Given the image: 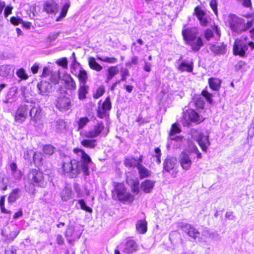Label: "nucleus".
<instances>
[{
  "label": "nucleus",
  "instance_id": "nucleus-1",
  "mask_svg": "<svg viewBox=\"0 0 254 254\" xmlns=\"http://www.w3.org/2000/svg\"><path fill=\"white\" fill-rule=\"evenodd\" d=\"M72 151L76 155L80 153L81 160L64 158L61 163V173L72 179L76 178L81 173L85 176H89V164L93 163L90 157L83 149L77 147L73 148Z\"/></svg>",
  "mask_w": 254,
  "mask_h": 254
},
{
  "label": "nucleus",
  "instance_id": "nucleus-2",
  "mask_svg": "<svg viewBox=\"0 0 254 254\" xmlns=\"http://www.w3.org/2000/svg\"><path fill=\"white\" fill-rule=\"evenodd\" d=\"M184 25L182 30L183 39L186 45L190 46L192 51L196 52L204 46L202 38L198 36V32L195 27H186Z\"/></svg>",
  "mask_w": 254,
  "mask_h": 254
},
{
  "label": "nucleus",
  "instance_id": "nucleus-3",
  "mask_svg": "<svg viewBox=\"0 0 254 254\" xmlns=\"http://www.w3.org/2000/svg\"><path fill=\"white\" fill-rule=\"evenodd\" d=\"M111 196L113 200L123 204H131L135 199L134 195L127 190L123 182L114 183Z\"/></svg>",
  "mask_w": 254,
  "mask_h": 254
},
{
  "label": "nucleus",
  "instance_id": "nucleus-4",
  "mask_svg": "<svg viewBox=\"0 0 254 254\" xmlns=\"http://www.w3.org/2000/svg\"><path fill=\"white\" fill-rule=\"evenodd\" d=\"M228 23L232 32L237 34H241L251 29L254 24V19L249 20L246 22L245 19L235 14L229 15Z\"/></svg>",
  "mask_w": 254,
  "mask_h": 254
},
{
  "label": "nucleus",
  "instance_id": "nucleus-5",
  "mask_svg": "<svg viewBox=\"0 0 254 254\" xmlns=\"http://www.w3.org/2000/svg\"><path fill=\"white\" fill-rule=\"evenodd\" d=\"M248 39V37L245 36L243 38H237L235 40L232 50L234 56L244 58L246 57V52L249 47L251 51L254 49V42L253 41L247 42Z\"/></svg>",
  "mask_w": 254,
  "mask_h": 254
},
{
  "label": "nucleus",
  "instance_id": "nucleus-6",
  "mask_svg": "<svg viewBox=\"0 0 254 254\" xmlns=\"http://www.w3.org/2000/svg\"><path fill=\"white\" fill-rule=\"evenodd\" d=\"M45 174L39 169H31L27 175L28 183L33 187H44L46 185Z\"/></svg>",
  "mask_w": 254,
  "mask_h": 254
},
{
  "label": "nucleus",
  "instance_id": "nucleus-7",
  "mask_svg": "<svg viewBox=\"0 0 254 254\" xmlns=\"http://www.w3.org/2000/svg\"><path fill=\"white\" fill-rule=\"evenodd\" d=\"M204 120L194 109L189 108L183 111L181 121L184 126H189L191 122L198 124Z\"/></svg>",
  "mask_w": 254,
  "mask_h": 254
},
{
  "label": "nucleus",
  "instance_id": "nucleus-8",
  "mask_svg": "<svg viewBox=\"0 0 254 254\" xmlns=\"http://www.w3.org/2000/svg\"><path fill=\"white\" fill-rule=\"evenodd\" d=\"M109 130V128L105 127L102 121H97L91 129L84 132L83 136L87 138H94L101 134L105 133L106 134Z\"/></svg>",
  "mask_w": 254,
  "mask_h": 254
},
{
  "label": "nucleus",
  "instance_id": "nucleus-9",
  "mask_svg": "<svg viewBox=\"0 0 254 254\" xmlns=\"http://www.w3.org/2000/svg\"><path fill=\"white\" fill-rule=\"evenodd\" d=\"M111 109L112 102L110 96L106 97L104 100H99L98 102V107L96 110L97 117L102 119L109 116L108 112Z\"/></svg>",
  "mask_w": 254,
  "mask_h": 254
},
{
  "label": "nucleus",
  "instance_id": "nucleus-10",
  "mask_svg": "<svg viewBox=\"0 0 254 254\" xmlns=\"http://www.w3.org/2000/svg\"><path fill=\"white\" fill-rule=\"evenodd\" d=\"M163 173H170L173 177H175L178 173V164L176 158L174 157L166 158L163 163Z\"/></svg>",
  "mask_w": 254,
  "mask_h": 254
},
{
  "label": "nucleus",
  "instance_id": "nucleus-11",
  "mask_svg": "<svg viewBox=\"0 0 254 254\" xmlns=\"http://www.w3.org/2000/svg\"><path fill=\"white\" fill-rule=\"evenodd\" d=\"M29 105L24 104L19 105L14 114V121L16 123H22L29 116Z\"/></svg>",
  "mask_w": 254,
  "mask_h": 254
},
{
  "label": "nucleus",
  "instance_id": "nucleus-12",
  "mask_svg": "<svg viewBox=\"0 0 254 254\" xmlns=\"http://www.w3.org/2000/svg\"><path fill=\"white\" fill-rule=\"evenodd\" d=\"M122 251L126 254H132L138 250V245L132 237L127 238L124 243L122 244Z\"/></svg>",
  "mask_w": 254,
  "mask_h": 254
},
{
  "label": "nucleus",
  "instance_id": "nucleus-13",
  "mask_svg": "<svg viewBox=\"0 0 254 254\" xmlns=\"http://www.w3.org/2000/svg\"><path fill=\"white\" fill-rule=\"evenodd\" d=\"M135 153L139 154L138 158H135L134 156H128L125 158L124 164L125 166L128 168H134L141 164L143 162V156L140 154L138 151L135 152Z\"/></svg>",
  "mask_w": 254,
  "mask_h": 254
},
{
  "label": "nucleus",
  "instance_id": "nucleus-14",
  "mask_svg": "<svg viewBox=\"0 0 254 254\" xmlns=\"http://www.w3.org/2000/svg\"><path fill=\"white\" fill-rule=\"evenodd\" d=\"M58 11L59 5L53 0L45 1L43 4V11L48 15H55Z\"/></svg>",
  "mask_w": 254,
  "mask_h": 254
},
{
  "label": "nucleus",
  "instance_id": "nucleus-15",
  "mask_svg": "<svg viewBox=\"0 0 254 254\" xmlns=\"http://www.w3.org/2000/svg\"><path fill=\"white\" fill-rule=\"evenodd\" d=\"M61 79L65 89L68 90H75L76 89V82L70 74L64 72Z\"/></svg>",
  "mask_w": 254,
  "mask_h": 254
},
{
  "label": "nucleus",
  "instance_id": "nucleus-16",
  "mask_svg": "<svg viewBox=\"0 0 254 254\" xmlns=\"http://www.w3.org/2000/svg\"><path fill=\"white\" fill-rule=\"evenodd\" d=\"M180 227L185 233L193 239L195 240L199 237L200 232L192 225L188 223H185L182 224Z\"/></svg>",
  "mask_w": 254,
  "mask_h": 254
},
{
  "label": "nucleus",
  "instance_id": "nucleus-17",
  "mask_svg": "<svg viewBox=\"0 0 254 254\" xmlns=\"http://www.w3.org/2000/svg\"><path fill=\"white\" fill-rule=\"evenodd\" d=\"M194 14L197 17L200 25L202 26H206L208 23V20L206 16V12L199 5L195 6L193 10Z\"/></svg>",
  "mask_w": 254,
  "mask_h": 254
},
{
  "label": "nucleus",
  "instance_id": "nucleus-18",
  "mask_svg": "<svg viewBox=\"0 0 254 254\" xmlns=\"http://www.w3.org/2000/svg\"><path fill=\"white\" fill-rule=\"evenodd\" d=\"M179 160L183 170L188 171L190 169L192 161L189 155L187 152H181L179 155Z\"/></svg>",
  "mask_w": 254,
  "mask_h": 254
},
{
  "label": "nucleus",
  "instance_id": "nucleus-19",
  "mask_svg": "<svg viewBox=\"0 0 254 254\" xmlns=\"http://www.w3.org/2000/svg\"><path fill=\"white\" fill-rule=\"evenodd\" d=\"M56 106L61 111H66L71 106L70 99L65 96L58 97L56 100Z\"/></svg>",
  "mask_w": 254,
  "mask_h": 254
},
{
  "label": "nucleus",
  "instance_id": "nucleus-20",
  "mask_svg": "<svg viewBox=\"0 0 254 254\" xmlns=\"http://www.w3.org/2000/svg\"><path fill=\"white\" fill-rule=\"evenodd\" d=\"M211 28V29L207 28L205 29L203 32L204 37L207 41H209L211 39L214 37V32L219 38L221 35V32L217 25H212Z\"/></svg>",
  "mask_w": 254,
  "mask_h": 254
},
{
  "label": "nucleus",
  "instance_id": "nucleus-21",
  "mask_svg": "<svg viewBox=\"0 0 254 254\" xmlns=\"http://www.w3.org/2000/svg\"><path fill=\"white\" fill-rule=\"evenodd\" d=\"M195 141L197 142L201 150L204 152H207L208 147L210 145L208 136L200 133L195 139Z\"/></svg>",
  "mask_w": 254,
  "mask_h": 254
},
{
  "label": "nucleus",
  "instance_id": "nucleus-22",
  "mask_svg": "<svg viewBox=\"0 0 254 254\" xmlns=\"http://www.w3.org/2000/svg\"><path fill=\"white\" fill-rule=\"evenodd\" d=\"M29 116L31 120L37 122L40 119L41 116V109L39 106H29Z\"/></svg>",
  "mask_w": 254,
  "mask_h": 254
},
{
  "label": "nucleus",
  "instance_id": "nucleus-23",
  "mask_svg": "<svg viewBox=\"0 0 254 254\" xmlns=\"http://www.w3.org/2000/svg\"><path fill=\"white\" fill-rule=\"evenodd\" d=\"M177 69L181 72H192L193 69V62L183 61L178 65Z\"/></svg>",
  "mask_w": 254,
  "mask_h": 254
},
{
  "label": "nucleus",
  "instance_id": "nucleus-24",
  "mask_svg": "<svg viewBox=\"0 0 254 254\" xmlns=\"http://www.w3.org/2000/svg\"><path fill=\"white\" fill-rule=\"evenodd\" d=\"M155 184V181L146 179L141 182L140 188L144 193H150L153 190Z\"/></svg>",
  "mask_w": 254,
  "mask_h": 254
},
{
  "label": "nucleus",
  "instance_id": "nucleus-25",
  "mask_svg": "<svg viewBox=\"0 0 254 254\" xmlns=\"http://www.w3.org/2000/svg\"><path fill=\"white\" fill-rule=\"evenodd\" d=\"M222 83V80L216 77H210L208 79V83L210 88L213 90L219 91Z\"/></svg>",
  "mask_w": 254,
  "mask_h": 254
},
{
  "label": "nucleus",
  "instance_id": "nucleus-26",
  "mask_svg": "<svg viewBox=\"0 0 254 254\" xmlns=\"http://www.w3.org/2000/svg\"><path fill=\"white\" fill-rule=\"evenodd\" d=\"M227 46L224 43L219 45H212L210 47V51L215 55L224 54L226 51Z\"/></svg>",
  "mask_w": 254,
  "mask_h": 254
},
{
  "label": "nucleus",
  "instance_id": "nucleus-27",
  "mask_svg": "<svg viewBox=\"0 0 254 254\" xmlns=\"http://www.w3.org/2000/svg\"><path fill=\"white\" fill-rule=\"evenodd\" d=\"M139 178L140 180L151 176V171L144 166L142 163L137 167Z\"/></svg>",
  "mask_w": 254,
  "mask_h": 254
},
{
  "label": "nucleus",
  "instance_id": "nucleus-28",
  "mask_svg": "<svg viewBox=\"0 0 254 254\" xmlns=\"http://www.w3.org/2000/svg\"><path fill=\"white\" fill-rule=\"evenodd\" d=\"M135 227L138 233L145 234L147 230V222L145 219L138 220Z\"/></svg>",
  "mask_w": 254,
  "mask_h": 254
},
{
  "label": "nucleus",
  "instance_id": "nucleus-29",
  "mask_svg": "<svg viewBox=\"0 0 254 254\" xmlns=\"http://www.w3.org/2000/svg\"><path fill=\"white\" fill-rule=\"evenodd\" d=\"M39 93L42 95H47L49 92L51 86L48 82L41 81L37 84Z\"/></svg>",
  "mask_w": 254,
  "mask_h": 254
},
{
  "label": "nucleus",
  "instance_id": "nucleus-30",
  "mask_svg": "<svg viewBox=\"0 0 254 254\" xmlns=\"http://www.w3.org/2000/svg\"><path fill=\"white\" fill-rule=\"evenodd\" d=\"M64 236L67 238L69 243L73 241L75 238H79V235L75 233V230L73 227L68 226L64 232Z\"/></svg>",
  "mask_w": 254,
  "mask_h": 254
},
{
  "label": "nucleus",
  "instance_id": "nucleus-31",
  "mask_svg": "<svg viewBox=\"0 0 254 254\" xmlns=\"http://www.w3.org/2000/svg\"><path fill=\"white\" fill-rule=\"evenodd\" d=\"M89 86L87 84H79L77 90L78 98L80 100L86 98V95L88 93Z\"/></svg>",
  "mask_w": 254,
  "mask_h": 254
},
{
  "label": "nucleus",
  "instance_id": "nucleus-32",
  "mask_svg": "<svg viewBox=\"0 0 254 254\" xmlns=\"http://www.w3.org/2000/svg\"><path fill=\"white\" fill-rule=\"evenodd\" d=\"M88 64L90 69L97 72H100L103 69V66L96 62L94 57H90L88 58Z\"/></svg>",
  "mask_w": 254,
  "mask_h": 254
},
{
  "label": "nucleus",
  "instance_id": "nucleus-33",
  "mask_svg": "<svg viewBox=\"0 0 254 254\" xmlns=\"http://www.w3.org/2000/svg\"><path fill=\"white\" fill-rule=\"evenodd\" d=\"M97 142L96 139L86 138L80 141V144L85 148L93 149L96 146Z\"/></svg>",
  "mask_w": 254,
  "mask_h": 254
},
{
  "label": "nucleus",
  "instance_id": "nucleus-34",
  "mask_svg": "<svg viewBox=\"0 0 254 254\" xmlns=\"http://www.w3.org/2000/svg\"><path fill=\"white\" fill-rule=\"evenodd\" d=\"M107 74L106 82H108L116 74L119 73V69L117 65L109 66L107 70Z\"/></svg>",
  "mask_w": 254,
  "mask_h": 254
},
{
  "label": "nucleus",
  "instance_id": "nucleus-35",
  "mask_svg": "<svg viewBox=\"0 0 254 254\" xmlns=\"http://www.w3.org/2000/svg\"><path fill=\"white\" fill-rule=\"evenodd\" d=\"M192 101L197 110L203 109L205 102L198 95H195L192 99Z\"/></svg>",
  "mask_w": 254,
  "mask_h": 254
},
{
  "label": "nucleus",
  "instance_id": "nucleus-36",
  "mask_svg": "<svg viewBox=\"0 0 254 254\" xmlns=\"http://www.w3.org/2000/svg\"><path fill=\"white\" fill-rule=\"evenodd\" d=\"M18 231L17 230H11L5 229L2 231V235L6 240L11 241L13 240L18 234Z\"/></svg>",
  "mask_w": 254,
  "mask_h": 254
},
{
  "label": "nucleus",
  "instance_id": "nucleus-37",
  "mask_svg": "<svg viewBox=\"0 0 254 254\" xmlns=\"http://www.w3.org/2000/svg\"><path fill=\"white\" fill-rule=\"evenodd\" d=\"M77 77L78 78L79 84H86L88 77L87 72L84 69L81 68L79 69Z\"/></svg>",
  "mask_w": 254,
  "mask_h": 254
},
{
  "label": "nucleus",
  "instance_id": "nucleus-38",
  "mask_svg": "<svg viewBox=\"0 0 254 254\" xmlns=\"http://www.w3.org/2000/svg\"><path fill=\"white\" fill-rule=\"evenodd\" d=\"M13 70L9 65H2L0 66V75L7 77L12 74Z\"/></svg>",
  "mask_w": 254,
  "mask_h": 254
},
{
  "label": "nucleus",
  "instance_id": "nucleus-39",
  "mask_svg": "<svg viewBox=\"0 0 254 254\" xmlns=\"http://www.w3.org/2000/svg\"><path fill=\"white\" fill-rule=\"evenodd\" d=\"M19 189L16 188L13 189L9 194V195L7 198L8 202L12 203L15 202L19 197Z\"/></svg>",
  "mask_w": 254,
  "mask_h": 254
},
{
  "label": "nucleus",
  "instance_id": "nucleus-40",
  "mask_svg": "<svg viewBox=\"0 0 254 254\" xmlns=\"http://www.w3.org/2000/svg\"><path fill=\"white\" fill-rule=\"evenodd\" d=\"M70 3V2H66L62 6L61 11L60 12L59 16L57 17L56 21H59L61 20V19L64 18L66 15L68 10L69 8Z\"/></svg>",
  "mask_w": 254,
  "mask_h": 254
},
{
  "label": "nucleus",
  "instance_id": "nucleus-41",
  "mask_svg": "<svg viewBox=\"0 0 254 254\" xmlns=\"http://www.w3.org/2000/svg\"><path fill=\"white\" fill-rule=\"evenodd\" d=\"M201 95L205 99L206 101L210 104H213V95L207 90V87L203 89L201 92Z\"/></svg>",
  "mask_w": 254,
  "mask_h": 254
},
{
  "label": "nucleus",
  "instance_id": "nucleus-42",
  "mask_svg": "<svg viewBox=\"0 0 254 254\" xmlns=\"http://www.w3.org/2000/svg\"><path fill=\"white\" fill-rule=\"evenodd\" d=\"M105 93V88L104 85H100L95 92L93 93L92 97L95 99H97L102 96Z\"/></svg>",
  "mask_w": 254,
  "mask_h": 254
},
{
  "label": "nucleus",
  "instance_id": "nucleus-43",
  "mask_svg": "<svg viewBox=\"0 0 254 254\" xmlns=\"http://www.w3.org/2000/svg\"><path fill=\"white\" fill-rule=\"evenodd\" d=\"M55 148L50 144H46L43 147V152L46 155L50 156L54 154Z\"/></svg>",
  "mask_w": 254,
  "mask_h": 254
},
{
  "label": "nucleus",
  "instance_id": "nucleus-44",
  "mask_svg": "<svg viewBox=\"0 0 254 254\" xmlns=\"http://www.w3.org/2000/svg\"><path fill=\"white\" fill-rule=\"evenodd\" d=\"M89 119L87 117H81L77 122V129H82L89 122Z\"/></svg>",
  "mask_w": 254,
  "mask_h": 254
},
{
  "label": "nucleus",
  "instance_id": "nucleus-45",
  "mask_svg": "<svg viewBox=\"0 0 254 254\" xmlns=\"http://www.w3.org/2000/svg\"><path fill=\"white\" fill-rule=\"evenodd\" d=\"M72 190L71 189L65 188L61 192V197L64 200L69 199L71 195Z\"/></svg>",
  "mask_w": 254,
  "mask_h": 254
},
{
  "label": "nucleus",
  "instance_id": "nucleus-46",
  "mask_svg": "<svg viewBox=\"0 0 254 254\" xmlns=\"http://www.w3.org/2000/svg\"><path fill=\"white\" fill-rule=\"evenodd\" d=\"M132 192L138 194L140 192L139 182L137 180H133L131 186Z\"/></svg>",
  "mask_w": 254,
  "mask_h": 254
},
{
  "label": "nucleus",
  "instance_id": "nucleus-47",
  "mask_svg": "<svg viewBox=\"0 0 254 254\" xmlns=\"http://www.w3.org/2000/svg\"><path fill=\"white\" fill-rule=\"evenodd\" d=\"M17 76L22 80H26L28 78V75L23 68L18 69L16 72Z\"/></svg>",
  "mask_w": 254,
  "mask_h": 254
},
{
  "label": "nucleus",
  "instance_id": "nucleus-48",
  "mask_svg": "<svg viewBox=\"0 0 254 254\" xmlns=\"http://www.w3.org/2000/svg\"><path fill=\"white\" fill-rule=\"evenodd\" d=\"M97 59L103 62L109 64H115L118 62V59L115 57H104L97 56Z\"/></svg>",
  "mask_w": 254,
  "mask_h": 254
},
{
  "label": "nucleus",
  "instance_id": "nucleus-49",
  "mask_svg": "<svg viewBox=\"0 0 254 254\" xmlns=\"http://www.w3.org/2000/svg\"><path fill=\"white\" fill-rule=\"evenodd\" d=\"M181 129L176 123H174L171 126V128L169 133V136H171L174 134L180 133Z\"/></svg>",
  "mask_w": 254,
  "mask_h": 254
},
{
  "label": "nucleus",
  "instance_id": "nucleus-50",
  "mask_svg": "<svg viewBox=\"0 0 254 254\" xmlns=\"http://www.w3.org/2000/svg\"><path fill=\"white\" fill-rule=\"evenodd\" d=\"M42 157L40 152L35 153L33 156V161L34 163L38 166L42 165Z\"/></svg>",
  "mask_w": 254,
  "mask_h": 254
},
{
  "label": "nucleus",
  "instance_id": "nucleus-51",
  "mask_svg": "<svg viewBox=\"0 0 254 254\" xmlns=\"http://www.w3.org/2000/svg\"><path fill=\"white\" fill-rule=\"evenodd\" d=\"M5 196H1L0 197V208L2 213L5 214H10L11 211L7 210L4 207Z\"/></svg>",
  "mask_w": 254,
  "mask_h": 254
},
{
  "label": "nucleus",
  "instance_id": "nucleus-52",
  "mask_svg": "<svg viewBox=\"0 0 254 254\" xmlns=\"http://www.w3.org/2000/svg\"><path fill=\"white\" fill-rule=\"evenodd\" d=\"M56 63L63 67L64 68L67 69L68 66L67 59L65 57H64L56 61Z\"/></svg>",
  "mask_w": 254,
  "mask_h": 254
},
{
  "label": "nucleus",
  "instance_id": "nucleus-53",
  "mask_svg": "<svg viewBox=\"0 0 254 254\" xmlns=\"http://www.w3.org/2000/svg\"><path fill=\"white\" fill-rule=\"evenodd\" d=\"M79 204H80L81 208L88 212L91 213L92 212V209L86 205L84 199H81L78 200Z\"/></svg>",
  "mask_w": 254,
  "mask_h": 254
},
{
  "label": "nucleus",
  "instance_id": "nucleus-54",
  "mask_svg": "<svg viewBox=\"0 0 254 254\" xmlns=\"http://www.w3.org/2000/svg\"><path fill=\"white\" fill-rule=\"evenodd\" d=\"M218 2L217 0H211L209 3V5L214 14L216 16L218 15V12L217 10Z\"/></svg>",
  "mask_w": 254,
  "mask_h": 254
},
{
  "label": "nucleus",
  "instance_id": "nucleus-55",
  "mask_svg": "<svg viewBox=\"0 0 254 254\" xmlns=\"http://www.w3.org/2000/svg\"><path fill=\"white\" fill-rule=\"evenodd\" d=\"M244 7L252 9L253 7V4L252 0H236Z\"/></svg>",
  "mask_w": 254,
  "mask_h": 254
},
{
  "label": "nucleus",
  "instance_id": "nucleus-56",
  "mask_svg": "<svg viewBox=\"0 0 254 254\" xmlns=\"http://www.w3.org/2000/svg\"><path fill=\"white\" fill-rule=\"evenodd\" d=\"M49 80L53 83L56 84L59 83V74L58 75L55 72L52 71L50 76L48 77Z\"/></svg>",
  "mask_w": 254,
  "mask_h": 254
},
{
  "label": "nucleus",
  "instance_id": "nucleus-57",
  "mask_svg": "<svg viewBox=\"0 0 254 254\" xmlns=\"http://www.w3.org/2000/svg\"><path fill=\"white\" fill-rule=\"evenodd\" d=\"M10 21L12 24L14 26L18 25L23 23V20L20 17L12 16L10 18Z\"/></svg>",
  "mask_w": 254,
  "mask_h": 254
},
{
  "label": "nucleus",
  "instance_id": "nucleus-58",
  "mask_svg": "<svg viewBox=\"0 0 254 254\" xmlns=\"http://www.w3.org/2000/svg\"><path fill=\"white\" fill-rule=\"evenodd\" d=\"M129 75V72L128 69L125 68L121 71V80L126 81L127 77Z\"/></svg>",
  "mask_w": 254,
  "mask_h": 254
},
{
  "label": "nucleus",
  "instance_id": "nucleus-59",
  "mask_svg": "<svg viewBox=\"0 0 254 254\" xmlns=\"http://www.w3.org/2000/svg\"><path fill=\"white\" fill-rule=\"evenodd\" d=\"M52 70H51L48 67H44L43 68V71L41 74L42 77H48L51 74Z\"/></svg>",
  "mask_w": 254,
  "mask_h": 254
},
{
  "label": "nucleus",
  "instance_id": "nucleus-60",
  "mask_svg": "<svg viewBox=\"0 0 254 254\" xmlns=\"http://www.w3.org/2000/svg\"><path fill=\"white\" fill-rule=\"evenodd\" d=\"M246 64L247 63L245 61L240 60L235 65V68L237 70H239L242 69Z\"/></svg>",
  "mask_w": 254,
  "mask_h": 254
},
{
  "label": "nucleus",
  "instance_id": "nucleus-61",
  "mask_svg": "<svg viewBox=\"0 0 254 254\" xmlns=\"http://www.w3.org/2000/svg\"><path fill=\"white\" fill-rule=\"evenodd\" d=\"M56 243L59 245H63L64 244V239L62 234H58L56 237Z\"/></svg>",
  "mask_w": 254,
  "mask_h": 254
},
{
  "label": "nucleus",
  "instance_id": "nucleus-62",
  "mask_svg": "<svg viewBox=\"0 0 254 254\" xmlns=\"http://www.w3.org/2000/svg\"><path fill=\"white\" fill-rule=\"evenodd\" d=\"M155 152L156 154L155 157L157 159V162L158 164H160L161 163V150L159 148L157 147L155 148Z\"/></svg>",
  "mask_w": 254,
  "mask_h": 254
},
{
  "label": "nucleus",
  "instance_id": "nucleus-63",
  "mask_svg": "<svg viewBox=\"0 0 254 254\" xmlns=\"http://www.w3.org/2000/svg\"><path fill=\"white\" fill-rule=\"evenodd\" d=\"M7 189V185L6 183L4 182V179L2 178L1 180L0 181V190L3 191H5Z\"/></svg>",
  "mask_w": 254,
  "mask_h": 254
},
{
  "label": "nucleus",
  "instance_id": "nucleus-64",
  "mask_svg": "<svg viewBox=\"0 0 254 254\" xmlns=\"http://www.w3.org/2000/svg\"><path fill=\"white\" fill-rule=\"evenodd\" d=\"M13 9V7L10 6H6L4 10V15L5 17H7L9 15H10L12 12V10Z\"/></svg>",
  "mask_w": 254,
  "mask_h": 254
}]
</instances>
